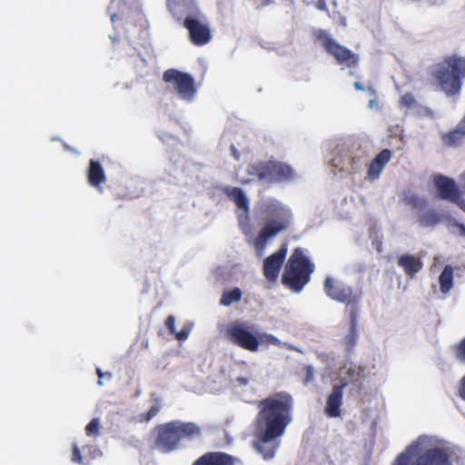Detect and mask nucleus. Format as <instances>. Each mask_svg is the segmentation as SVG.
Wrapping results in <instances>:
<instances>
[{
	"label": "nucleus",
	"instance_id": "obj_1",
	"mask_svg": "<svg viewBox=\"0 0 465 465\" xmlns=\"http://www.w3.org/2000/svg\"><path fill=\"white\" fill-rule=\"evenodd\" d=\"M255 449L265 460L272 459L280 446V437L292 421L293 399L286 391L276 392L258 402Z\"/></svg>",
	"mask_w": 465,
	"mask_h": 465
},
{
	"label": "nucleus",
	"instance_id": "obj_2",
	"mask_svg": "<svg viewBox=\"0 0 465 465\" xmlns=\"http://www.w3.org/2000/svg\"><path fill=\"white\" fill-rule=\"evenodd\" d=\"M453 450L434 437L420 435L391 465H452Z\"/></svg>",
	"mask_w": 465,
	"mask_h": 465
},
{
	"label": "nucleus",
	"instance_id": "obj_3",
	"mask_svg": "<svg viewBox=\"0 0 465 465\" xmlns=\"http://www.w3.org/2000/svg\"><path fill=\"white\" fill-rule=\"evenodd\" d=\"M154 431V447L163 453L179 449L183 440H192L202 435V429L196 423L178 420L158 424Z\"/></svg>",
	"mask_w": 465,
	"mask_h": 465
},
{
	"label": "nucleus",
	"instance_id": "obj_4",
	"mask_svg": "<svg viewBox=\"0 0 465 465\" xmlns=\"http://www.w3.org/2000/svg\"><path fill=\"white\" fill-rule=\"evenodd\" d=\"M431 76L447 96L459 95L465 76V56L456 54L445 56L434 65Z\"/></svg>",
	"mask_w": 465,
	"mask_h": 465
},
{
	"label": "nucleus",
	"instance_id": "obj_5",
	"mask_svg": "<svg viewBox=\"0 0 465 465\" xmlns=\"http://www.w3.org/2000/svg\"><path fill=\"white\" fill-rule=\"evenodd\" d=\"M315 265L307 255V251L296 247L289 257L283 273L282 283L293 292H300L311 281V275Z\"/></svg>",
	"mask_w": 465,
	"mask_h": 465
},
{
	"label": "nucleus",
	"instance_id": "obj_6",
	"mask_svg": "<svg viewBox=\"0 0 465 465\" xmlns=\"http://www.w3.org/2000/svg\"><path fill=\"white\" fill-rule=\"evenodd\" d=\"M225 336L233 345L245 351L255 352L262 343L279 344V340L272 334L261 333L246 322L234 321L226 330Z\"/></svg>",
	"mask_w": 465,
	"mask_h": 465
},
{
	"label": "nucleus",
	"instance_id": "obj_7",
	"mask_svg": "<svg viewBox=\"0 0 465 465\" xmlns=\"http://www.w3.org/2000/svg\"><path fill=\"white\" fill-rule=\"evenodd\" d=\"M323 289L328 297L341 303H345L349 313L352 308L358 310V303L361 298L362 292L360 290H354L344 282H335L331 277L327 276L323 282Z\"/></svg>",
	"mask_w": 465,
	"mask_h": 465
},
{
	"label": "nucleus",
	"instance_id": "obj_8",
	"mask_svg": "<svg viewBox=\"0 0 465 465\" xmlns=\"http://www.w3.org/2000/svg\"><path fill=\"white\" fill-rule=\"evenodd\" d=\"M314 37L323 49L339 64H344L348 67H355L359 64V56L347 47L337 43L325 30L318 29L314 32Z\"/></svg>",
	"mask_w": 465,
	"mask_h": 465
},
{
	"label": "nucleus",
	"instance_id": "obj_9",
	"mask_svg": "<svg viewBox=\"0 0 465 465\" xmlns=\"http://www.w3.org/2000/svg\"><path fill=\"white\" fill-rule=\"evenodd\" d=\"M163 80L165 83L173 84L179 97L183 100L192 101L197 92L193 77L187 73L171 68L163 73Z\"/></svg>",
	"mask_w": 465,
	"mask_h": 465
},
{
	"label": "nucleus",
	"instance_id": "obj_10",
	"mask_svg": "<svg viewBox=\"0 0 465 465\" xmlns=\"http://www.w3.org/2000/svg\"><path fill=\"white\" fill-rule=\"evenodd\" d=\"M223 193L232 201L241 213H238V222L243 232L247 233L250 228V201L242 189L234 186L223 188Z\"/></svg>",
	"mask_w": 465,
	"mask_h": 465
},
{
	"label": "nucleus",
	"instance_id": "obj_11",
	"mask_svg": "<svg viewBox=\"0 0 465 465\" xmlns=\"http://www.w3.org/2000/svg\"><path fill=\"white\" fill-rule=\"evenodd\" d=\"M203 14L195 15L191 19H186L183 24L187 29L191 42L197 46L208 44L212 39V34L209 26L203 22Z\"/></svg>",
	"mask_w": 465,
	"mask_h": 465
},
{
	"label": "nucleus",
	"instance_id": "obj_12",
	"mask_svg": "<svg viewBox=\"0 0 465 465\" xmlns=\"http://www.w3.org/2000/svg\"><path fill=\"white\" fill-rule=\"evenodd\" d=\"M166 5L173 17L183 24L186 19H191L202 13L195 0H167Z\"/></svg>",
	"mask_w": 465,
	"mask_h": 465
},
{
	"label": "nucleus",
	"instance_id": "obj_13",
	"mask_svg": "<svg viewBox=\"0 0 465 465\" xmlns=\"http://www.w3.org/2000/svg\"><path fill=\"white\" fill-rule=\"evenodd\" d=\"M291 223L292 220H288L285 217L282 220H269L266 222L254 240L255 247L257 249H263L269 239L287 230Z\"/></svg>",
	"mask_w": 465,
	"mask_h": 465
},
{
	"label": "nucleus",
	"instance_id": "obj_14",
	"mask_svg": "<svg viewBox=\"0 0 465 465\" xmlns=\"http://www.w3.org/2000/svg\"><path fill=\"white\" fill-rule=\"evenodd\" d=\"M287 252L288 244L284 242L277 252L264 259L262 270L266 280L270 282H275L277 280Z\"/></svg>",
	"mask_w": 465,
	"mask_h": 465
},
{
	"label": "nucleus",
	"instance_id": "obj_15",
	"mask_svg": "<svg viewBox=\"0 0 465 465\" xmlns=\"http://www.w3.org/2000/svg\"><path fill=\"white\" fill-rule=\"evenodd\" d=\"M433 182L440 199L451 203L459 200L460 192L453 179L443 174H437L434 176Z\"/></svg>",
	"mask_w": 465,
	"mask_h": 465
},
{
	"label": "nucleus",
	"instance_id": "obj_16",
	"mask_svg": "<svg viewBox=\"0 0 465 465\" xmlns=\"http://www.w3.org/2000/svg\"><path fill=\"white\" fill-rule=\"evenodd\" d=\"M241 460L223 451H208L197 458L192 465H239Z\"/></svg>",
	"mask_w": 465,
	"mask_h": 465
},
{
	"label": "nucleus",
	"instance_id": "obj_17",
	"mask_svg": "<svg viewBox=\"0 0 465 465\" xmlns=\"http://www.w3.org/2000/svg\"><path fill=\"white\" fill-rule=\"evenodd\" d=\"M261 213L270 220H282L283 217L292 220V213L275 199L264 201L260 206Z\"/></svg>",
	"mask_w": 465,
	"mask_h": 465
},
{
	"label": "nucleus",
	"instance_id": "obj_18",
	"mask_svg": "<svg viewBox=\"0 0 465 465\" xmlns=\"http://www.w3.org/2000/svg\"><path fill=\"white\" fill-rule=\"evenodd\" d=\"M346 383L341 385H334L331 392L326 400L324 413L330 418H337L341 415V407L342 405L343 388Z\"/></svg>",
	"mask_w": 465,
	"mask_h": 465
},
{
	"label": "nucleus",
	"instance_id": "obj_19",
	"mask_svg": "<svg viewBox=\"0 0 465 465\" xmlns=\"http://www.w3.org/2000/svg\"><path fill=\"white\" fill-rule=\"evenodd\" d=\"M295 177V171L286 163L272 160L270 183H288Z\"/></svg>",
	"mask_w": 465,
	"mask_h": 465
},
{
	"label": "nucleus",
	"instance_id": "obj_20",
	"mask_svg": "<svg viewBox=\"0 0 465 465\" xmlns=\"http://www.w3.org/2000/svg\"><path fill=\"white\" fill-rule=\"evenodd\" d=\"M391 158V151L390 149L381 150L371 162L367 170V178L369 180L377 179L381 173L385 165Z\"/></svg>",
	"mask_w": 465,
	"mask_h": 465
},
{
	"label": "nucleus",
	"instance_id": "obj_21",
	"mask_svg": "<svg viewBox=\"0 0 465 465\" xmlns=\"http://www.w3.org/2000/svg\"><path fill=\"white\" fill-rule=\"evenodd\" d=\"M349 316L350 329L341 341V344L347 351H352L359 340L358 310L356 308H352Z\"/></svg>",
	"mask_w": 465,
	"mask_h": 465
},
{
	"label": "nucleus",
	"instance_id": "obj_22",
	"mask_svg": "<svg viewBox=\"0 0 465 465\" xmlns=\"http://www.w3.org/2000/svg\"><path fill=\"white\" fill-rule=\"evenodd\" d=\"M246 171L250 176L259 182L270 183L272 160L252 163L248 164Z\"/></svg>",
	"mask_w": 465,
	"mask_h": 465
},
{
	"label": "nucleus",
	"instance_id": "obj_23",
	"mask_svg": "<svg viewBox=\"0 0 465 465\" xmlns=\"http://www.w3.org/2000/svg\"><path fill=\"white\" fill-rule=\"evenodd\" d=\"M397 263L409 277H413L423 267L420 257L409 253L400 255Z\"/></svg>",
	"mask_w": 465,
	"mask_h": 465
},
{
	"label": "nucleus",
	"instance_id": "obj_24",
	"mask_svg": "<svg viewBox=\"0 0 465 465\" xmlns=\"http://www.w3.org/2000/svg\"><path fill=\"white\" fill-rule=\"evenodd\" d=\"M87 180L91 186L102 191L101 185L105 182V173L102 164L95 160H90L87 170Z\"/></svg>",
	"mask_w": 465,
	"mask_h": 465
},
{
	"label": "nucleus",
	"instance_id": "obj_25",
	"mask_svg": "<svg viewBox=\"0 0 465 465\" xmlns=\"http://www.w3.org/2000/svg\"><path fill=\"white\" fill-rule=\"evenodd\" d=\"M440 141L445 147L458 148L465 143V132L456 126L450 132L441 134Z\"/></svg>",
	"mask_w": 465,
	"mask_h": 465
},
{
	"label": "nucleus",
	"instance_id": "obj_26",
	"mask_svg": "<svg viewBox=\"0 0 465 465\" xmlns=\"http://www.w3.org/2000/svg\"><path fill=\"white\" fill-rule=\"evenodd\" d=\"M418 221L422 227H434L442 221V214L435 209L425 208L420 211Z\"/></svg>",
	"mask_w": 465,
	"mask_h": 465
},
{
	"label": "nucleus",
	"instance_id": "obj_27",
	"mask_svg": "<svg viewBox=\"0 0 465 465\" xmlns=\"http://www.w3.org/2000/svg\"><path fill=\"white\" fill-rule=\"evenodd\" d=\"M162 404L158 398L153 399L151 408L139 415L134 417L135 422L146 423L153 420L161 411Z\"/></svg>",
	"mask_w": 465,
	"mask_h": 465
},
{
	"label": "nucleus",
	"instance_id": "obj_28",
	"mask_svg": "<svg viewBox=\"0 0 465 465\" xmlns=\"http://www.w3.org/2000/svg\"><path fill=\"white\" fill-rule=\"evenodd\" d=\"M440 288L441 292L447 293L453 286V269L450 265H446L440 277Z\"/></svg>",
	"mask_w": 465,
	"mask_h": 465
},
{
	"label": "nucleus",
	"instance_id": "obj_29",
	"mask_svg": "<svg viewBox=\"0 0 465 465\" xmlns=\"http://www.w3.org/2000/svg\"><path fill=\"white\" fill-rule=\"evenodd\" d=\"M404 202L407 205L418 211H422L428 205V202L425 199L420 198L419 195L413 193H406L404 196Z\"/></svg>",
	"mask_w": 465,
	"mask_h": 465
},
{
	"label": "nucleus",
	"instance_id": "obj_30",
	"mask_svg": "<svg viewBox=\"0 0 465 465\" xmlns=\"http://www.w3.org/2000/svg\"><path fill=\"white\" fill-rule=\"evenodd\" d=\"M242 295V291L236 287L231 291L224 292L222 295L220 302L222 305L230 306L233 302H240Z\"/></svg>",
	"mask_w": 465,
	"mask_h": 465
},
{
	"label": "nucleus",
	"instance_id": "obj_31",
	"mask_svg": "<svg viewBox=\"0 0 465 465\" xmlns=\"http://www.w3.org/2000/svg\"><path fill=\"white\" fill-rule=\"evenodd\" d=\"M400 106L407 109L415 108L419 105L415 96L411 93L402 94L399 101Z\"/></svg>",
	"mask_w": 465,
	"mask_h": 465
},
{
	"label": "nucleus",
	"instance_id": "obj_32",
	"mask_svg": "<svg viewBox=\"0 0 465 465\" xmlns=\"http://www.w3.org/2000/svg\"><path fill=\"white\" fill-rule=\"evenodd\" d=\"M100 430V420L98 418H94L85 427V433L87 436L97 437Z\"/></svg>",
	"mask_w": 465,
	"mask_h": 465
},
{
	"label": "nucleus",
	"instance_id": "obj_33",
	"mask_svg": "<svg viewBox=\"0 0 465 465\" xmlns=\"http://www.w3.org/2000/svg\"><path fill=\"white\" fill-rule=\"evenodd\" d=\"M456 359L465 363V337L453 347Z\"/></svg>",
	"mask_w": 465,
	"mask_h": 465
},
{
	"label": "nucleus",
	"instance_id": "obj_34",
	"mask_svg": "<svg viewBox=\"0 0 465 465\" xmlns=\"http://www.w3.org/2000/svg\"><path fill=\"white\" fill-rule=\"evenodd\" d=\"M363 163L362 156H353L349 160V166H347V171L349 173H356L359 171Z\"/></svg>",
	"mask_w": 465,
	"mask_h": 465
},
{
	"label": "nucleus",
	"instance_id": "obj_35",
	"mask_svg": "<svg viewBox=\"0 0 465 465\" xmlns=\"http://www.w3.org/2000/svg\"><path fill=\"white\" fill-rule=\"evenodd\" d=\"M303 371H304L303 383L305 385H307L314 380V369L311 365H306L303 368Z\"/></svg>",
	"mask_w": 465,
	"mask_h": 465
},
{
	"label": "nucleus",
	"instance_id": "obj_36",
	"mask_svg": "<svg viewBox=\"0 0 465 465\" xmlns=\"http://www.w3.org/2000/svg\"><path fill=\"white\" fill-rule=\"evenodd\" d=\"M191 332V327L190 326H183L181 331L178 332L175 331V338L176 340L183 341H185L189 334Z\"/></svg>",
	"mask_w": 465,
	"mask_h": 465
},
{
	"label": "nucleus",
	"instance_id": "obj_37",
	"mask_svg": "<svg viewBox=\"0 0 465 465\" xmlns=\"http://www.w3.org/2000/svg\"><path fill=\"white\" fill-rule=\"evenodd\" d=\"M166 328L170 331V333H175V318L173 315H169L164 322Z\"/></svg>",
	"mask_w": 465,
	"mask_h": 465
},
{
	"label": "nucleus",
	"instance_id": "obj_38",
	"mask_svg": "<svg viewBox=\"0 0 465 465\" xmlns=\"http://www.w3.org/2000/svg\"><path fill=\"white\" fill-rule=\"evenodd\" d=\"M72 460L75 463L83 462L81 451L76 444H74V446H73Z\"/></svg>",
	"mask_w": 465,
	"mask_h": 465
},
{
	"label": "nucleus",
	"instance_id": "obj_39",
	"mask_svg": "<svg viewBox=\"0 0 465 465\" xmlns=\"http://www.w3.org/2000/svg\"><path fill=\"white\" fill-rule=\"evenodd\" d=\"M459 396L465 401V375L460 381Z\"/></svg>",
	"mask_w": 465,
	"mask_h": 465
},
{
	"label": "nucleus",
	"instance_id": "obj_40",
	"mask_svg": "<svg viewBox=\"0 0 465 465\" xmlns=\"http://www.w3.org/2000/svg\"><path fill=\"white\" fill-rule=\"evenodd\" d=\"M452 226L457 229V233L465 237V225L458 222H453Z\"/></svg>",
	"mask_w": 465,
	"mask_h": 465
},
{
	"label": "nucleus",
	"instance_id": "obj_41",
	"mask_svg": "<svg viewBox=\"0 0 465 465\" xmlns=\"http://www.w3.org/2000/svg\"><path fill=\"white\" fill-rule=\"evenodd\" d=\"M315 6L320 11L329 12L325 0H317Z\"/></svg>",
	"mask_w": 465,
	"mask_h": 465
},
{
	"label": "nucleus",
	"instance_id": "obj_42",
	"mask_svg": "<svg viewBox=\"0 0 465 465\" xmlns=\"http://www.w3.org/2000/svg\"><path fill=\"white\" fill-rule=\"evenodd\" d=\"M256 8L265 7L272 3V0H254Z\"/></svg>",
	"mask_w": 465,
	"mask_h": 465
},
{
	"label": "nucleus",
	"instance_id": "obj_43",
	"mask_svg": "<svg viewBox=\"0 0 465 465\" xmlns=\"http://www.w3.org/2000/svg\"><path fill=\"white\" fill-rule=\"evenodd\" d=\"M363 371V369L361 367H358L357 370L356 369H349L348 371V374L350 376H352V374L356 373L357 374V378H356V381H358L361 376V372Z\"/></svg>",
	"mask_w": 465,
	"mask_h": 465
},
{
	"label": "nucleus",
	"instance_id": "obj_44",
	"mask_svg": "<svg viewBox=\"0 0 465 465\" xmlns=\"http://www.w3.org/2000/svg\"><path fill=\"white\" fill-rule=\"evenodd\" d=\"M249 383V378L247 377H237L235 379V384L238 386H246Z\"/></svg>",
	"mask_w": 465,
	"mask_h": 465
},
{
	"label": "nucleus",
	"instance_id": "obj_45",
	"mask_svg": "<svg viewBox=\"0 0 465 465\" xmlns=\"http://www.w3.org/2000/svg\"><path fill=\"white\" fill-rule=\"evenodd\" d=\"M230 149H231V153H232V155L234 158V160L240 161L241 153H240L239 150L233 144L231 145Z\"/></svg>",
	"mask_w": 465,
	"mask_h": 465
},
{
	"label": "nucleus",
	"instance_id": "obj_46",
	"mask_svg": "<svg viewBox=\"0 0 465 465\" xmlns=\"http://www.w3.org/2000/svg\"><path fill=\"white\" fill-rule=\"evenodd\" d=\"M452 203H455L459 205V207L463 211L465 212V200L461 198V196L460 195L459 196V200L458 201H453Z\"/></svg>",
	"mask_w": 465,
	"mask_h": 465
},
{
	"label": "nucleus",
	"instance_id": "obj_47",
	"mask_svg": "<svg viewBox=\"0 0 465 465\" xmlns=\"http://www.w3.org/2000/svg\"><path fill=\"white\" fill-rule=\"evenodd\" d=\"M457 126L462 131L465 132V114L462 119L460 121V123L457 124Z\"/></svg>",
	"mask_w": 465,
	"mask_h": 465
},
{
	"label": "nucleus",
	"instance_id": "obj_48",
	"mask_svg": "<svg viewBox=\"0 0 465 465\" xmlns=\"http://www.w3.org/2000/svg\"><path fill=\"white\" fill-rule=\"evenodd\" d=\"M353 85L354 88L358 91H363L365 89L364 86L359 82H355Z\"/></svg>",
	"mask_w": 465,
	"mask_h": 465
},
{
	"label": "nucleus",
	"instance_id": "obj_49",
	"mask_svg": "<svg viewBox=\"0 0 465 465\" xmlns=\"http://www.w3.org/2000/svg\"><path fill=\"white\" fill-rule=\"evenodd\" d=\"M121 19L117 14H111V21L114 24L117 20Z\"/></svg>",
	"mask_w": 465,
	"mask_h": 465
},
{
	"label": "nucleus",
	"instance_id": "obj_50",
	"mask_svg": "<svg viewBox=\"0 0 465 465\" xmlns=\"http://www.w3.org/2000/svg\"><path fill=\"white\" fill-rule=\"evenodd\" d=\"M96 373L99 377L98 383L101 385L102 384L101 379L104 376V373L102 372V371L99 368L96 370Z\"/></svg>",
	"mask_w": 465,
	"mask_h": 465
},
{
	"label": "nucleus",
	"instance_id": "obj_51",
	"mask_svg": "<svg viewBox=\"0 0 465 465\" xmlns=\"http://www.w3.org/2000/svg\"><path fill=\"white\" fill-rule=\"evenodd\" d=\"M460 183H461V186L465 192V173H463L460 176Z\"/></svg>",
	"mask_w": 465,
	"mask_h": 465
},
{
	"label": "nucleus",
	"instance_id": "obj_52",
	"mask_svg": "<svg viewBox=\"0 0 465 465\" xmlns=\"http://www.w3.org/2000/svg\"><path fill=\"white\" fill-rule=\"evenodd\" d=\"M376 249H377V251H378L379 252H381L382 251V243H381V242H380L377 244V248H376Z\"/></svg>",
	"mask_w": 465,
	"mask_h": 465
},
{
	"label": "nucleus",
	"instance_id": "obj_53",
	"mask_svg": "<svg viewBox=\"0 0 465 465\" xmlns=\"http://www.w3.org/2000/svg\"><path fill=\"white\" fill-rule=\"evenodd\" d=\"M424 111H425L428 114H430V115H431V114H432V111H431V109H430V108H429V107H425V108H424Z\"/></svg>",
	"mask_w": 465,
	"mask_h": 465
},
{
	"label": "nucleus",
	"instance_id": "obj_54",
	"mask_svg": "<svg viewBox=\"0 0 465 465\" xmlns=\"http://www.w3.org/2000/svg\"><path fill=\"white\" fill-rule=\"evenodd\" d=\"M369 91L371 92V93H374V90L372 88H369Z\"/></svg>",
	"mask_w": 465,
	"mask_h": 465
}]
</instances>
